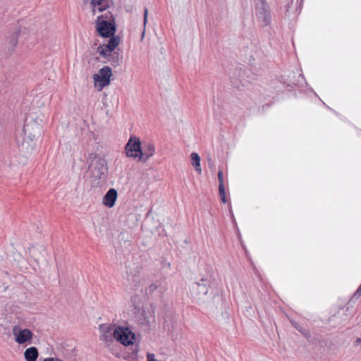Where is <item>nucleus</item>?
Returning a JSON list of instances; mask_svg holds the SVG:
<instances>
[{
  "instance_id": "f257e3e1",
  "label": "nucleus",
  "mask_w": 361,
  "mask_h": 361,
  "mask_svg": "<svg viewBox=\"0 0 361 361\" xmlns=\"http://www.w3.org/2000/svg\"><path fill=\"white\" fill-rule=\"evenodd\" d=\"M99 329L100 340L106 343H111L115 339L124 345H129L135 340V334L127 327H114L111 324H102L99 325Z\"/></svg>"
},
{
  "instance_id": "f03ea898",
  "label": "nucleus",
  "mask_w": 361,
  "mask_h": 361,
  "mask_svg": "<svg viewBox=\"0 0 361 361\" xmlns=\"http://www.w3.org/2000/svg\"><path fill=\"white\" fill-rule=\"evenodd\" d=\"M212 281L209 277H203L190 286L191 297L198 302H205L211 300L214 293L212 290Z\"/></svg>"
},
{
  "instance_id": "7ed1b4c3",
  "label": "nucleus",
  "mask_w": 361,
  "mask_h": 361,
  "mask_svg": "<svg viewBox=\"0 0 361 361\" xmlns=\"http://www.w3.org/2000/svg\"><path fill=\"white\" fill-rule=\"evenodd\" d=\"M255 16L262 26H267L271 21V10L265 0H255Z\"/></svg>"
},
{
  "instance_id": "20e7f679",
  "label": "nucleus",
  "mask_w": 361,
  "mask_h": 361,
  "mask_svg": "<svg viewBox=\"0 0 361 361\" xmlns=\"http://www.w3.org/2000/svg\"><path fill=\"white\" fill-rule=\"evenodd\" d=\"M93 177L96 179H104L108 173L106 161L99 157H94L90 166Z\"/></svg>"
},
{
  "instance_id": "39448f33",
  "label": "nucleus",
  "mask_w": 361,
  "mask_h": 361,
  "mask_svg": "<svg viewBox=\"0 0 361 361\" xmlns=\"http://www.w3.org/2000/svg\"><path fill=\"white\" fill-rule=\"evenodd\" d=\"M111 76L112 71L111 68L104 66L99 71L98 73H95L92 76L94 86L98 87L99 90H102L104 87L110 84Z\"/></svg>"
},
{
  "instance_id": "423d86ee",
  "label": "nucleus",
  "mask_w": 361,
  "mask_h": 361,
  "mask_svg": "<svg viewBox=\"0 0 361 361\" xmlns=\"http://www.w3.org/2000/svg\"><path fill=\"white\" fill-rule=\"evenodd\" d=\"M96 28L99 35L103 37H109L114 35L116 32L114 23L106 20L103 15L97 17Z\"/></svg>"
},
{
  "instance_id": "0eeeda50",
  "label": "nucleus",
  "mask_w": 361,
  "mask_h": 361,
  "mask_svg": "<svg viewBox=\"0 0 361 361\" xmlns=\"http://www.w3.org/2000/svg\"><path fill=\"white\" fill-rule=\"evenodd\" d=\"M16 139L18 150L23 156L26 157L32 153L35 147L33 138L25 137L24 134L21 133Z\"/></svg>"
},
{
  "instance_id": "6e6552de",
  "label": "nucleus",
  "mask_w": 361,
  "mask_h": 361,
  "mask_svg": "<svg viewBox=\"0 0 361 361\" xmlns=\"http://www.w3.org/2000/svg\"><path fill=\"white\" fill-rule=\"evenodd\" d=\"M41 133V127L40 125L34 121H26L23 129L22 130V133L24 134L25 137L28 138H33L40 135Z\"/></svg>"
},
{
  "instance_id": "1a4fd4ad",
  "label": "nucleus",
  "mask_w": 361,
  "mask_h": 361,
  "mask_svg": "<svg viewBox=\"0 0 361 361\" xmlns=\"http://www.w3.org/2000/svg\"><path fill=\"white\" fill-rule=\"evenodd\" d=\"M142 151L141 142L136 137H130L126 146V153L127 157L133 158H139L135 155Z\"/></svg>"
},
{
  "instance_id": "9d476101",
  "label": "nucleus",
  "mask_w": 361,
  "mask_h": 361,
  "mask_svg": "<svg viewBox=\"0 0 361 361\" xmlns=\"http://www.w3.org/2000/svg\"><path fill=\"white\" fill-rule=\"evenodd\" d=\"M13 334L15 336V341L19 344H23L30 341L33 336V334L30 329H21L18 326L13 327Z\"/></svg>"
},
{
  "instance_id": "9b49d317",
  "label": "nucleus",
  "mask_w": 361,
  "mask_h": 361,
  "mask_svg": "<svg viewBox=\"0 0 361 361\" xmlns=\"http://www.w3.org/2000/svg\"><path fill=\"white\" fill-rule=\"evenodd\" d=\"M155 152V147L152 142H144L142 147V151L135 156L139 157V160L146 161L151 158Z\"/></svg>"
},
{
  "instance_id": "f8f14e48",
  "label": "nucleus",
  "mask_w": 361,
  "mask_h": 361,
  "mask_svg": "<svg viewBox=\"0 0 361 361\" xmlns=\"http://www.w3.org/2000/svg\"><path fill=\"white\" fill-rule=\"evenodd\" d=\"M117 197L118 192L114 188H111L104 196L102 202L105 206L111 208L114 206Z\"/></svg>"
},
{
  "instance_id": "ddd939ff",
  "label": "nucleus",
  "mask_w": 361,
  "mask_h": 361,
  "mask_svg": "<svg viewBox=\"0 0 361 361\" xmlns=\"http://www.w3.org/2000/svg\"><path fill=\"white\" fill-rule=\"evenodd\" d=\"M38 356V350L35 346L27 348L24 352V357L26 361H37Z\"/></svg>"
},
{
  "instance_id": "4468645a",
  "label": "nucleus",
  "mask_w": 361,
  "mask_h": 361,
  "mask_svg": "<svg viewBox=\"0 0 361 361\" xmlns=\"http://www.w3.org/2000/svg\"><path fill=\"white\" fill-rule=\"evenodd\" d=\"M18 34L17 32H11L6 37L5 44L8 49L13 50L18 43Z\"/></svg>"
},
{
  "instance_id": "2eb2a0df",
  "label": "nucleus",
  "mask_w": 361,
  "mask_h": 361,
  "mask_svg": "<svg viewBox=\"0 0 361 361\" xmlns=\"http://www.w3.org/2000/svg\"><path fill=\"white\" fill-rule=\"evenodd\" d=\"M121 59L122 56L118 52L114 51L107 59V61L110 63L111 65L116 67L120 65Z\"/></svg>"
},
{
  "instance_id": "dca6fc26",
  "label": "nucleus",
  "mask_w": 361,
  "mask_h": 361,
  "mask_svg": "<svg viewBox=\"0 0 361 361\" xmlns=\"http://www.w3.org/2000/svg\"><path fill=\"white\" fill-rule=\"evenodd\" d=\"M190 159L192 161V166L195 168L196 171L201 173L202 169L200 167V157L196 152H192L190 154Z\"/></svg>"
},
{
  "instance_id": "f3484780",
  "label": "nucleus",
  "mask_w": 361,
  "mask_h": 361,
  "mask_svg": "<svg viewBox=\"0 0 361 361\" xmlns=\"http://www.w3.org/2000/svg\"><path fill=\"white\" fill-rule=\"evenodd\" d=\"M120 42V38L118 36H111V38L109 40V42L107 44H105V46L109 48L110 50L114 51L116 49V47L118 45Z\"/></svg>"
},
{
  "instance_id": "a211bd4d",
  "label": "nucleus",
  "mask_w": 361,
  "mask_h": 361,
  "mask_svg": "<svg viewBox=\"0 0 361 361\" xmlns=\"http://www.w3.org/2000/svg\"><path fill=\"white\" fill-rule=\"evenodd\" d=\"M97 51L99 53L101 56H102L104 58L106 59V60L109 59V57L111 56V54L113 53L111 50H110L109 48H107L105 44L99 45L97 47Z\"/></svg>"
},
{
  "instance_id": "6ab92c4d",
  "label": "nucleus",
  "mask_w": 361,
  "mask_h": 361,
  "mask_svg": "<svg viewBox=\"0 0 361 361\" xmlns=\"http://www.w3.org/2000/svg\"><path fill=\"white\" fill-rule=\"evenodd\" d=\"M147 16H148V9L147 7H145L144 8V18H143V31L142 34V38L144 37L145 33V27L147 22Z\"/></svg>"
},
{
  "instance_id": "aec40b11",
  "label": "nucleus",
  "mask_w": 361,
  "mask_h": 361,
  "mask_svg": "<svg viewBox=\"0 0 361 361\" xmlns=\"http://www.w3.org/2000/svg\"><path fill=\"white\" fill-rule=\"evenodd\" d=\"M219 189L224 188V174L221 170L218 172Z\"/></svg>"
},
{
  "instance_id": "412c9836",
  "label": "nucleus",
  "mask_w": 361,
  "mask_h": 361,
  "mask_svg": "<svg viewBox=\"0 0 361 361\" xmlns=\"http://www.w3.org/2000/svg\"><path fill=\"white\" fill-rule=\"evenodd\" d=\"M158 288V286L155 283H152L151 285H149L145 290V293L147 295L148 294H151L152 293H153L154 290H156Z\"/></svg>"
},
{
  "instance_id": "4be33fe9",
  "label": "nucleus",
  "mask_w": 361,
  "mask_h": 361,
  "mask_svg": "<svg viewBox=\"0 0 361 361\" xmlns=\"http://www.w3.org/2000/svg\"><path fill=\"white\" fill-rule=\"evenodd\" d=\"M219 195H220L221 202L223 203H226V198L225 189L224 188L219 189Z\"/></svg>"
},
{
  "instance_id": "5701e85b",
  "label": "nucleus",
  "mask_w": 361,
  "mask_h": 361,
  "mask_svg": "<svg viewBox=\"0 0 361 361\" xmlns=\"http://www.w3.org/2000/svg\"><path fill=\"white\" fill-rule=\"evenodd\" d=\"M147 361H158L155 359L154 355L152 353H147Z\"/></svg>"
},
{
  "instance_id": "b1692460",
  "label": "nucleus",
  "mask_w": 361,
  "mask_h": 361,
  "mask_svg": "<svg viewBox=\"0 0 361 361\" xmlns=\"http://www.w3.org/2000/svg\"><path fill=\"white\" fill-rule=\"evenodd\" d=\"M243 73H244L243 70H242L241 68H236L235 70L234 74H235V75H237L239 78H240Z\"/></svg>"
},
{
  "instance_id": "393cba45",
  "label": "nucleus",
  "mask_w": 361,
  "mask_h": 361,
  "mask_svg": "<svg viewBox=\"0 0 361 361\" xmlns=\"http://www.w3.org/2000/svg\"><path fill=\"white\" fill-rule=\"evenodd\" d=\"M47 361H63L62 359L58 357H47Z\"/></svg>"
},
{
  "instance_id": "a878e982",
  "label": "nucleus",
  "mask_w": 361,
  "mask_h": 361,
  "mask_svg": "<svg viewBox=\"0 0 361 361\" xmlns=\"http://www.w3.org/2000/svg\"><path fill=\"white\" fill-rule=\"evenodd\" d=\"M355 345L358 346V345H360V350H361V338H358L355 340Z\"/></svg>"
},
{
  "instance_id": "bb28decb",
  "label": "nucleus",
  "mask_w": 361,
  "mask_h": 361,
  "mask_svg": "<svg viewBox=\"0 0 361 361\" xmlns=\"http://www.w3.org/2000/svg\"><path fill=\"white\" fill-rule=\"evenodd\" d=\"M232 82H233V86H234L235 87H236V88H238V89H239V88H240V85H239L238 83H237L235 81H233Z\"/></svg>"
},
{
  "instance_id": "cd10ccee",
  "label": "nucleus",
  "mask_w": 361,
  "mask_h": 361,
  "mask_svg": "<svg viewBox=\"0 0 361 361\" xmlns=\"http://www.w3.org/2000/svg\"><path fill=\"white\" fill-rule=\"evenodd\" d=\"M240 82L242 84V85H244V83L243 82V80L240 79Z\"/></svg>"
},
{
  "instance_id": "c85d7f7f",
  "label": "nucleus",
  "mask_w": 361,
  "mask_h": 361,
  "mask_svg": "<svg viewBox=\"0 0 361 361\" xmlns=\"http://www.w3.org/2000/svg\"><path fill=\"white\" fill-rule=\"evenodd\" d=\"M43 361H47V358H44Z\"/></svg>"
}]
</instances>
